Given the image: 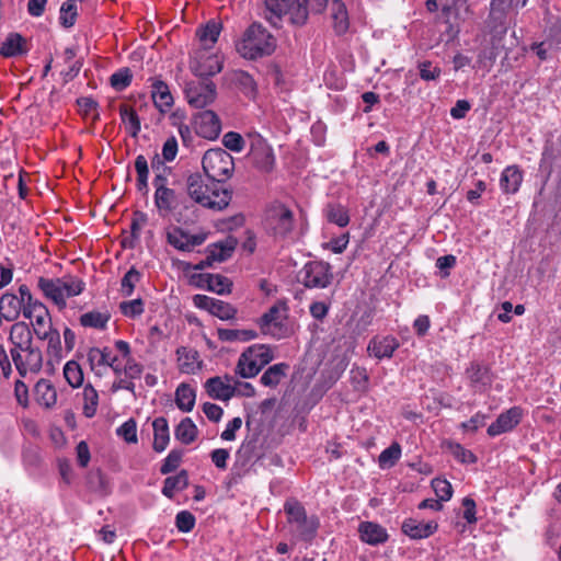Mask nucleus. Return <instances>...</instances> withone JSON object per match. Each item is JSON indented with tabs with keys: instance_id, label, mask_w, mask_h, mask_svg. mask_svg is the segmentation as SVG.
<instances>
[{
	"instance_id": "obj_1",
	"label": "nucleus",
	"mask_w": 561,
	"mask_h": 561,
	"mask_svg": "<svg viewBox=\"0 0 561 561\" xmlns=\"http://www.w3.org/2000/svg\"><path fill=\"white\" fill-rule=\"evenodd\" d=\"M24 317L32 320L35 335L47 342V355L60 360L62 357L60 333L53 327L48 308L39 300L26 304Z\"/></svg>"
},
{
	"instance_id": "obj_2",
	"label": "nucleus",
	"mask_w": 561,
	"mask_h": 561,
	"mask_svg": "<svg viewBox=\"0 0 561 561\" xmlns=\"http://www.w3.org/2000/svg\"><path fill=\"white\" fill-rule=\"evenodd\" d=\"M186 186L187 194L192 199L213 210L225 209L231 201V191L224 188L215 181H210V184L205 183L203 176L198 173L191 174L187 178Z\"/></svg>"
},
{
	"instance_id": "obj_3",
	"label": "nucleus",
	"mask_w": 561,
	"mask_h": 561,
	"mask_svg": "<svg viewBox=\"0 0 561 561\" xmlns=\"http://www.w3.org/2000/svg\"><path fill=\"white\" fill-rule=\"evenodd\" d=\"M276 46V38L261 23L254 22L243 33L237 50L243 58L255 60L272 55Z\"/></svg>"
},
{
	"instance_id": "obj_4",
	"label": "nucleus",
	"mask_w": 561,
	"mask_h": 561,
	"mask_svg": "<svg viewBox=\"0 0 561 561\" xmlns=\"http://www.w3.org/2000/svg\"><path fill=\"white\" fill-rule=\"evenodd\" d=\"M37 287L45 298L56 305L59 310H64L67 307V298L80 295L85 288V283L72 275L54 278L42 276L37 279Z\"/></svg>"
},
{
	"instance_id": "obj_5",
	"label": "nucleus",
	"mask_w": 561,
	"mask_h": 561,
	"mask_svg": "<svg viewBox=\"0 0 561 561\" xmlns=\"http://www.w3.org/2000/svg\"><path fill=\"white\" fill-rule=\"evenodd\" d=\"M264 19L274 27H280L283 18L290 24L302 26L308 20V8L301 0H263Z\"/></svg>"
},
{
	"instance_id": "obj_6",
	"label": "nucleus",
	"mask_w": 561,
	"mask_h": 561,
	"mask_svg": "<svg viewBox=\"0 0 561 561\" xmlns=\"http://www.w3.org/2000/svg\"><path fill=\"white\" fill-rule=\"evenodd\" d=\"M202 165L208 180L220 185L229 180L234 171L232 156L222 148L208 149L204 153Z\"/></svg>"
},
{
	"instance_id": "obj_7",
	"label": "nucleus",
	"mask_w": 561,
	"mask_h": 561,
	"mask_svg": "<svg viewBox=\"0 0 561 561\" xmlns=\"http://www.w3.org/2000/svg\"><path fill=\"white\" fill-rule=\"evenodd\" d=\"M288 523L294 525L295 535L302 541L310 542L319 528V519L308 516L305 507L297 501H288L284 505Z\"/></svg>"
},
{
	"instance_id": "obj_8",
	"label": "nucleus",
	"mask_w": 561,
	"mask_h": 561,
	"mask_svg": "<svg viewBox=\"0 0 561 561\" xmlns=\"http://www.w3.org/2000/svg\"><path fill=\"white\" fill-rule=\"evenodd\" d=\"M288 307L285 301L275 302L265 313L256 321L262 334L270 335L273 339L280 340L289 334L286 323L288 318Z\"/></svg>"
},
{
	"instance_id": "obj_9",
	"label": "nucleus",
	"mask_w": 561,
	"mask_h": 561,
	"mask_svg": "<svg viewBox=\"0 0 561 561\" xmlns=\"http://www.w3.org/2000/svg\"><path fill=\"white\" fill-rule=\"evenodd\" d=\"M294 214L285 205L276 203L271 205L265 213V229L276 237H287L294 228Z\"/></svg>"
},
{
	"instance_id": "obj_10",
	"label": "nucleus",
	"mask_w": 561,
	"mask_h": 561,
	"mask_svg": "<svg viewBox=\"0 0 561 561\" xmlns=\"http://www.w3.org/2000/svg\"><path fill=\"white\" fill-rule=\"evenodd\" d=\"M184 93L191 107L205 108L216 100L217 87L209 79H201L187 82Z\"/></svg>"
},
{
	"instance_id": "obj_11",
	"label": "nucleus",
	"mask_w": 561,
	"mask_h": 561,
	"mask_svg": "<svg viewBox=\"0 0 561 561\" xmlns=\"http://www.w3.org/2000/svg\"><path fill=\"white\" fill-rule=\"evenodd\" d=\"M332 279L331 265L323 261L308 262L299 273V282L307 288H325Z\"/></svg>"
},
{
	"instance_id": "obj_12",
	"label": "nucleus",
	"mask_w": 561,
	"mask_h": 561,
	"mask_svg": "<svg viewBox=\"0 0 561 561\" xmlns=\"http://www.w3.org/2000/svg\"><path fill=\"white\" fill-rule=\"evenodd\" d=\"M11 357L21 376H25L27 373H37L42 368V351L33 345L11 352Z\"/></svg>"
},
{
	"instance_id": "obj_13",
	"label": "nucleus",
	"mask_w": 561,
	"mask_h": 561,
	"mask_svg": "<svg viewBox=\"0 0 561 561\" xmlns=\"http://www.w3.org/2000/svg\"><path fill=\"white\" fill-rule=\"evenodd\" d=\"M249 156L260 171L270 172L273 170L275 164L273 149L261 136L252 138Z\"/></svg>"
},
{
	"instance_id": "obj_14",
	"label": "nucleus",
	"mask_w": 561,
	"mask_h": 561,
	"mask_svg": "<svg viewBox=\"0 0 561 561\" xmlns=\"http://www.w3.org/2000/svg\"><path fill=\"white\" fill-rule=\"evenodd\" d=\"M255 442L243 443L236 453V461L231 468L229 484H238L249 472L250 462L255 457Z\"/></svg>"
},
{
	"instance_id": "obj_15",
	"label": "nucleus",
	"mask_w": 561,
	"mask_h": 561,
	"mask_svg": "<svg viewBox=\"0 0 561 561\" xmlns=\"http://www.w3.org/2000/svg\"><path fill=\"white\" fill-rule=\"evenodd\" d=\"M193 302L195 307L204 309L221 320L233 319L237 314V309L229 302L206 295H195Z\"/></svg>"
},
{
	"instance_id": "obj_16",
	"label": "nucleus",
	"mask_w": 561,
	"mask_h": 561,
	"mask_svg": "<svg viewBox=\"0 0 561 561\" xmlns=\"http://www.w3.org/2000/svg\"><path fill=\"white\" fill-rule=\"evenodd\" d=\"M190 69L195 76L202 79H208V77L219 73L222 69V65L216 55L196 51L190 61Z\"/></svg>"
},
{
	"instance_id": "obj_17",
	"label": "nucleus",
	"mask_w": 561,
	"mask_h": 561,
	"mask_svg": "<svg viewBox=\"0 0 561 561\" xmlns=\"http://www.w3.org/2000/svg\"><path fill=\"white\" fill-rule=\"evenodd\" d=\"M196 134L205 139L215 140L221 131V122L218 115L210 110L194 115Z\"/></svg>"
},
{
	"instance_id": "obj_18",
	"label": "nucleus",
	"mask_w": 561,
	"mask_h": 561,
	"mask_svg": "<svg viewBox=\"0 0 561 561\" xmlns=\"http://www.w3.org/2000/svg\"><path fill=\"white\" fill-rule=\"evenodd\" d=\"M522 419V409L513 407L507 411L501 413L496 421L488 427V434L490 436H497L502 433L513 430Z\"/></svg>"
},
{
	"instance_id": "obj_19",
	"label": "nucleus",
	"mask_w": 561,
	"mask_h": 561,
	"mask_svg": "<svg viewBox=\"0 0 561 561\" xmlns=\"http://www.w3.org/2000/svg\"><path fill=\"white\" fill-rule=\"evenodd\" d=\"M204 387L207 394L214 400L229 401L237 394L236 385L226 383L220 376L207 379Z\"/></svg>"
},
{
	"instance_id": "obj_20",
	"label": "nucleus",
	"mask_w": 561,
	"mask_h": 561,
	"mask_svg": "<svg viewBox=\"0 0 561 561\" xmlns=\"http://www.w3.org/2000/svg\"><path fill=\"white\" fill-rule=\"evenodd\" d=\"M176 362L179 370L182 374L194 375L202 368V360H199V354L196 350L180 346L176 350Z\"/></svg>"
},
{
	"instance_id": "obj_21",
	"label": "nucleus",
	"mask_w": 561,
	"mask_h": 561,
	"mask_svg": "<svg viewBox=\"0 0 561 561\" xmlns=\"http://www.w3.org/2000/svg\"><path fill=\"white\" fill-rule=\"evenodd\" d=\"M438 528L436 522H422L415 518H408L402 523L401 529L411 539H423L432 536Z\"/></svg>"
},
{
	"instance_id": "obj_22",
	"label": "nucleus",
	"mask_w": 561,
	"mask_h": 561,
	"mask_svg": "<svg viewBox=\"0 0 561 561\" xmlns=\"http://www.w3.org/2000/svg\"><path fill=\"white\" fill-rule=\"evenodd\" d=\"M88 360L92 369L95 366H110L115 375H122V367L117 364V357L112 356V352L108 347H91L88 352Z\"/></svg>"
},
{
	"instance_id": "obj_23",
	"label": "nucleus",
	"mask_w": 561,
	"mask_h": 561,
	"mask_svg": "<svg viewBox=\"0 0 561 561\" xmlns=\"http://www.w3.org/2000/svg\"><path fill=\"white\" fill-rule=\"evenodd\" d=\"M238 241L233 237H227L225 240L211 243L206 248V255L213 262H225L232 256Z\"/></svg>"
},
{
	"instance_id": "obj_24",
	"label": "nucleus",
	"mask_w": 561,
	"mask_h": 561,
	"mask_svg": "<svg viewBox=\"0 0 561 561\" xmlns=\"http://www.w3.org/2000/svg\"><path fill=\"white\" fill-rule=\"evenodd\" d=\"M358 531L362 541L370 546H377L388 540L386 528L373 522H363L359 525Z\"/></svg>"
},
{
	"instance_id": "obj_25",
	"label": "nucleus",
	"mask_w": 561,
	"mask_h": 561,
	"mask_svg": "<svg viewBox=\"0 0 561 561\" xmlns=\"http://www.w3.org/2000/svg\"><path fill=\"white\" fill-rule=\"evenodd\" d=\"M9 340L12 345L10 353L30 347L32 345V332L28 325L24 322L14 323L11 327Z\"/></svg>"
},
{
	"instance_id": "obj_26",
	"label": "nucleus",
	"mask_w": 561,
	"mask_h": 561,
	"mask_svg": "<svg viewBox=\"0 0 561 561\" xmlns=\"http://www.w3.org/2000/svg\"><path fill=\"white\" fill-rule=\"evenodd\" d=\"M522 182V170L517 165H508L501 174L500 187L505 194H515L518 192Z\"/></svg>"
},
{
	"instance_id": "obj_27",
	"label": "nucleus",
	"mask_w": 561,
	"mask_h": 561,
	"mask_svg": "<svg viewBox=\"0 0 561 561\" xmlns=\"http://www.w3.org/2000/svg\"><path fill=\"white\" fill-rule=\"evenodd\" d=\"M27 51V41L20 33H9L2 42V57L23 56Z\"/></svg>"
},
{
	"instance_id": "obj_28",
	"label": "nucleus",
	"mask_w": 561,
	"mask_h": 561,
	"mask_svg": "<svg viewBox=\"0 0 561 561\" xmlns=\"http://www.w3.org/2000/svg\"><path fill=\"white\" fill-rule=\"evenodd\" d=\"M9 163L12 170L3 174L7 195L16 192L21 198H25L27 188L22 178V170L18 164H12L11 161Z\"/></svg>"
},
{
	"instance_id": "obj_29",
	"label": "nucleus",
	"mask_w": 561,
	"mask_h": 561,
	"mask_svg": "<svg viewBox=\"0 0 561 561\" xmlns=\"http://www.w3.org/2000/svg\"><path fill=\"white\" fill-rule=\"evenodd\" d=\"M467 378L477 390H483L492 382L490 369L479 363H471L466 370Z\"/></svg>"
},
{
	"instance_id": "obj_30",
	"label": "nucleus",
	"mask_w": 561,
	"mask_h": 561,
	"mask_svg": "<svg viewBox=\"0 0 561 561\" xmlns=\"http://www.w3.org/2000/svg\"><path fill=\"white\" fill-rule=\"evenodd\" d=\"M34 398L39 405L49 409L56 404L57 391L49 380L41 379L34 387Z\"/></svg>"
},
{
	"instance_id": "obj_31",
	"label": "nucleus",
	"mask_w": 561,
	"mask_h": 561,
	"mask_svg": "<svg viewBox=\"0 0 561 561\" xmlns=\"http://www.w3.org/2000/svg\"><path fill=\"white\" fill-rule=\"evenodd\" d=\"M398 347L399 342L396 337L390 335L381 339H373L368 344V351L379 359L385 357L390 358Z\"/></svg>"
},
{
	"instance_id": "obj_32",
	"label": "nucleus",
	"mask_w": 561,
	"mask_h": 561,
	"mask_svg": "<svg viewBox=\"0 0 561 561\" xmlns=\"http://www.w3.org/2000/svg\"><path fill=\"white\" fill-rule=\"evenodd\" d=\"M154 205L160 215L165 216L170 214L176 205L175 191L167 186H159L154 192Z\"/></svg>"
},
{
	"instance_id": "obj_33",
	"label": "nucleus",
	"mask_w": 561,
	"mask_h": 561,
	"mask_svg": "<svg viewBox=\"0 0 561 561\" xmlns=\"http://www.w3.org/2000/svg\"><path fill=\"white\" fill-rule=\"evenodd\" d=\"M153 444L152 448L157 453H162L170 440L169 424L165 417L160 416L153 420Z\"/></svg>"
},
{
	"instance_id": "obj_34",
	"label": "nucleus",
	"mask_w": 561,
	"mask_h": 561,
	"mask_svg": "<svg viewBox=\"0 0 561 561\" xmlns=\"http://www.w3.org/2000/svg\"><path fill=\"white\" fill-rule=\"evenodd\" d=\"M151 88V96L153 103L160 112H165L173 105V96L167 83L161 80H156Z\"/></svg>"
},
{
	"instance_id": "obj_35",
	"label": "nucleus",
	"mask_w": 561,
	"mask_h": 561,
	"mask_svg": "<svg viewBox=\"0 0 561 561\" xmlns=\"http://www.w3.org/2000/svg\"><path fill=\"white\" fill-rule=\"evenodd\" d=\"M199 280L208 290L218 295H225L231 291L232 283L228 277L220 274H201Z\"/></svg>"
},
{
	"instance_id": "obj_36",
	"label": "nucleus",
	"mask_w": 561,
	"mask_h": 561,
	"mask_svg": "<svg viewBox=\"0 0 561 561\" xmlns=\"http://www.w3.org/2000/svg\"><path fill=\"white\" fill-rule=\"evenodd\" d=\"M23 298L13 294H2V318L9 321L18 319L21 311L24 312Z\"/></svg>"
},
{
	"instance_id": "obj_37",
	"label": "nucleus",
	"mask_w": 561,
	"mask_h": 561,
	"mask_svg": "<svg viewBox=\"0 0 561 561\" xmlns=\"http://www.w3.org/2000/svg\"><path fill=\"white\" fill-rule=\"evenodd\" d=\"M251 352L247 348L239 357L236 366V375L242 378H252L256 376L261 368L257 363L252 358Z\"/></svg>"
},
{
	"instance_id": "obj_38",
	"label": "nucleus",
	"mask_w": 561,
	"mask_h": 561,
	"mask_svg": "<svg viewBox=\"0 0 561 561\" xmlns=\"http://www.w3.org/2000/svg\"><path fill=\"white\" fill-rule=\"evenodd\" d=\"M188 485V474L186 470H181L178 474L168 477L164 480L162 494L168 499H173L175 492L186 489Z\"/></svg>"
},
{
	"instance_id": "obj_39",
	"label": "nucleus",
	"mask_w": 561,
	"mask_h": 561,
	"mask_svg": "<svg viewBox=\"0 0 561 561\" xmlns=\"http://www.w3.org/2000/svg\"><path fill=\"white\" fill-rule=\"evenodd\" d=\"M218 339L222 342H248L257 337V332L250 329H218Z\"/></svg>"
},
{
	"instance_id": "obj_40",
	"label": "nucleus",
	"mask_w": 561,
	"mask_h": 561,
	"mask_svg": "<svg viewBox=\"0 0 561 561\" xmlns=\"http://www.w3.org/2000/svg\"><path fill=\"white\" fill-rule=\"evenodd\" d=\"M198 435V428L190 417L183 419L174 430V436L182 444H192Z\"/></svg>"
},
{
	"instance_id": "obj_41",
	"label": "nucleus",
	"mask_w": 561,
	"mask_h": 561,
	"mask_svg": "<svg viewBox=\"0 0 561 561\" xmlns=\"http://www.w3.org/2000/svg\"><path fill=\"white\" fill-rule=\"evenodd\" d=\"M221 31V24L210 20L206 25L197 32V36L203 45L204 50L210 49L217 42Z\"/></svg>"
},
{
	"instance_id": "obj_42",
	"label": "nucleus",
	"mask_w": 561,
	"mask_h": 561,
	"mask_svg": "<svg viewBox=\"0 0 561 561\" xmlns=\"http://www.w3.org/2000/svg\"><path fill=\"white\" fill-rule=\"evenodd\" d=\"M111 319L110 312L89 311L80 316L79 321L83 328L104 330Z\"/></svg>"
},
{
	"instance_id": "obj_43",
	"label": "nucleus",
	"mask_w": 561,
	"mask_h": 561,
	"mask_svg": "<svg viewBox=\"0 0 561 561\" xmlns=\"http://www.w3.org/2000/svg\"><path fill=\"white\" fill-rule=\"evenodd\" d=\"M196 393L193 388L186 383H181L175 391V403L183 412H190L195 404Z\"/></svg>"
},
{
	"instance_id": "obj_44",
	"label": "nucleus",
	"mask_w": 561,
	"mask_h": 561,
	"mask_svg": "<svg viewBox=\"0 0 561 561\" xmlns=\"http://www.w3.org/2000/svg\"><path fill=\"white\" fill-rule=\"evenodd\" d=\"M332 19L334 30L337 34H343L348 28V18L345 4L341 0H333L331 3Z\"/></svg>"
},
{
	"instance_id": "obj_45",
	"label": "nucleus",
	"mask_w": 561,
	"mask_h": 561,
	"mask_svg": "<svg viewBox=\"0 0 561 561\" xmlns=\"http://www.w3.org/2000/svg\"><path fill=\"white\" fill-rule=\"evenodd\" d=\"M288 368L287 364L279 363L268 367L261 376V383L265 387L277 386L282 378L285 377V371Z\"/></svg>"
},
{
	"instance_id": "obj_46",
	"label": "nucleus",
	"mask_w": 561,
	"mask_h": 561,
	"mask_svg": "<svg viewBox=\"0 0 561 561\" xmlns=\"http://www.w3.org/2000/svg\"><path fill=\"white\" fill-rule=\"evenodd\" d=\"M401 446L399 443H392L388 448L381 451L378 457V465L381 469L392 468L401 457Z\"/></svg>"
},
{
	"instance_id": "obj_47",
	"label": "nucleus",
	"mask_w": 561,
	"mask_h": 561,
	"mask_svg": "<svg viewBox=\"0 0 561 561\" xmlns=\"http://www.w3.org/2000/svg\"><path fill=\"white\" fill-rule=\"evenodd\" d=\"M119 113L123 122L127 125L130 136L136 137L140 131V121L136 111L127 105H122Z\"/></svg>"
},
{
	"instance_id": "obj_48",
	"label": "nucleus",
	"mask_w": 561,
	"mask_h": 561,
	"mask_svg": "<svg viewBox=\"0 0 561 561\" xmlns=\"http://www.w3.org/2000/svg\"><path fill=\"white\" fill-rule=\"evenodd\" d=\"M83 414L89 419L93 417L99 404V394L91 385L83 388Z\"/></svg>"
},
{
	"instance_id": "obj_49",
	"label": "nucleus",
	"mask_w": 561,
	"mask_h": 561,
	"mask_svg": "<svg viewBox=\"0 0 561 561\" xmlns=\"http://www.w3.org/2000/svg\"><path fill=\"white\" fill-rule=\"evenodd\" d=\"M64 376H65L67 382L72 388H78L83 382L82 369H81L80 365L75 360H70L65 365Z\"/></svg>"
},
{
	"instance_id": "obj_50",
	"label": "nucleus",
	"mask_w": 561,
	"mask_h": 561,
	"mask_svg": "<svg viewBox=\"0 0 561 561\" xmlns=\"http://www.w3.org/2000/svg\"><path fill=\"white\" fill-rule=\"evenodd\" d=\"M327 218L330 222L339 227H345L350 222V216L342 205H329L327 208Z\"/></svg>"
},
{
	"instance_id": "obj_51",
	"label": "nucleus",
	"mask_w": 561,
	"mask_h": 561,
	"mask_svg": "<svg viewBox=\"0 0 561 561\" xmlns=\"http://www.w3.org/2000/svg\"><path fill=\"white\" fill-rule=\"evenodd\" d=\"M249 352L252 354V358L257 363L259 367L262 369L265 365H267L273 359V352L270 346L264 344L252 345L248 347Z\"/></svg>"
},
{
	"instance_id": "obj_52",
	"label": "nucleus",
	"mask_w": 561,
	"mask_h": 561,
	"mask_svg": "<svg viewBox=\"0 0 561 561\" xmlns=\"http://www.w3.org/2000/svg\"><path fill=\"white\" fill-rule=\"evenodd\" d=\"M140 279H141V273L138 270H136L135 267H131L122 278V282H121L122 294L126 297L131 296L136 284L139 283Z\"/></svg>"
},
{
	"instance_id": "obj_53",
	"label": "nucleus",
	"mask_w": 561,
	"mask_h": 561,
	"mask_svg": "<svg viewBox=\"0 0 561 561\" xmlns=\"http://www.w3.org/2000/svg\"><path fill=\"white\" fill-rule=\"evenodd\" d=\"M77 18V5L75 0H68L60 8V23L64 27H71Z\"/></svg>"
},
{
	"instance_id": "obj_54",
	"label": "nucleus",
	"mask_w": 561,
	"mask_h": 561,
	"mask_svg": "<svg viewBox=\"0 0 561 561\" xmlns=\"http://www.w3.org/2000/svg\"><path fill=\"white\" fill-rule=\"evenodd\" d=\"M131 79L133 75L130 70L123 68L111 76L110 83L116 91H123L130 84Z\"/></svg>"
},
{
	"instance_id": "obj_55",
	"label": "nucleus",
	"mask_w": 561,
	"mask_h": 561,
	"mask_svg": "<svg viewBox=\"0 0 561 561\" xmlns=\"http://www.w3.org/2000/svg\"><path fill=\"white\" fill-rule=\"evenodd\" d=\"M119 310L125 317L131 319L137 318L141 316L145 311L144 301L140 298L129 301H122L119 304Z\"/></svg>"
},
{
	"instance_id": "obj_56",
	"label": "nucleus",
	"mask_w": 561,
	"mask_h": 561,
	"mask_svg": "<svg viewBox=\"0 0 561 561\" xmlns=\"http://www.w3.org/2000/svg\"><path fill=\"white\" fill-rule=\"evenodd\" d=\"M116 434L128 444L137 443V423L134 419L124 422L117 430Z\"/></svg>"
},
{
	"instance_id": "obj_57",
	"label": "nucleus",
	"mask_w": 561,
	"mask_h": 561,
	"mask_svg": "<svg viewBox=\"0 0 561 561\" xmlns=\"http://www.w3.org/2000/svg\"><path fill=\"white\" fill-rule=\"evenodd\" d=\"M432 488L437 496V500L442 501H448L453 496V486L451 484L440 478H435L432 480Z\"/></svg>"
},
{
	"instance_id": "obj_58",
	"label": "nucleus",
	"mask_w": 561,
	"mask_h": 561,
	"mask_svg": "<svg viewBox=\"0 0 561 561\" xmlns=\"http://www.w3.org/2000/svg\"><path fill=\"white\" fill-rule=\"evenodd\" d=\"M168 242L180 251H187V232L181 228H174L167 234Z\"/></svg>"
},
{
	"instance_id": "obj_59",
	"label": "nucleus",
	"mask_w": 561,
	"mask_h": 561,
	"mask_svg": "<svg viewBox=\"0 0 561 561\" xmlns=\"http://www.w3.org/2000/svg\"><path fill=\"white\" fill-rule=\"evenodd\" d=\"M183 451L180 449H172L161 465L160 472L168 474L178 469L181 463Z\"/></svg>"
},
{
	"instance_id": "obj_60",
	"label": "nucleus",
	"mask_w": 561,
	"mask_h": 561,
	"mask_svg": "<svg viewBox=\"0 0 561 561\" xmlns=\"http://www.w3.org/2000/svg\"><path fill=\"white\" fill-rule=\"evenodd\" d=\"M234 81L242 89V91L245 94L252 95L255 93V90H256L255 81L252 78V76L249 75L248 72L242 71V70L237 71L234 73Z\"/></svg>"
},
{
	"instance_id": "obj_61",
	"label": "nucleus",
	"mask_w": 561,
	"mask_h": 561,
	"mask_svg": "<svg viewBox=\"0 0 561 561\" xmlns=\"http://www.w3.org/2000/svg\"><path fill=\"white\" fill-rule=\"evenodd\" d=\"M195 516L188 511H181L175 516V525L181 533H190L195 527Z\"/></svg>"
},
{
	"instance_id": "obj_62",
	"label": "nucleus",
	"mask_w": 561,
	"mask_h": 561,
	"mask_svg": "<svg viewBox=\"0 0 561 561\" xmlns=\"http://www.w3.org/2000/svg\"><path fill=\"white\" fill-rule=\"evenodd\" d=\"M224 146L234 152H241L244 148V139L243 137L236 131H228L222 137Z\"/></svg>"
},
{
	"instance_id": "obj_63",
	"label": "nucleus",
	"mask_w": 561,
	"mask_h": 561,
	"mask_svg": "<svg viewBox=\"0 0 561 561\" xmlns=\"http://www.w3.org/2000/svg\"><path fill=\"white\" fill-rule=\"evenodd\" d=\"M450 451L453 456L462 463H474L477 461V457L473 453L466 449L460 444L450 445Z\"/></svg>"
},
{
	"instance_id": "obj_64",
	"label": "nucleus",
	"mask_w": 561,
	"mask_h": 561,
	"mask_svg": "<svg viewBox=\"0 0 561 561\" xmlns=\"http://www.w3.org/2000/svg\"><path fill=\"white\" fill-rule=\"evenodd\" d=\"M122 374L130 380L138 379L142 374V366L135 358L128 357L124 367H122Z\"/></svg>"
}]
</instances>
